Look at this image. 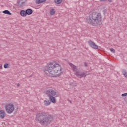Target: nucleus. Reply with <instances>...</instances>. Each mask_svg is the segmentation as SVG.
<instances>
[{
  "mask_svg": "<svg viewBox=\"0 0 127 127\" xmlns=\"http://www.w3.org/2000/svg\"><path fill=\"white\" fill-rule=\"evenodd\" d=\"M62 68L59 64L54 63H49L48 64L47 68L44 69V72L47 76L54 77L57 76L60 77L62 73Z\"/></svg>",
  "mask_w": 127,
  "mask_h": 127,
  "instance_id": "nucleus-1",
  "label": "nucleus"
},
{
  "mask_svg": "<svg viewBox=\"0 0 127 127\" xmlns=\"http://www.w3.org/2000/svg\"><path fill=\"white\" fill-rule=\"evenodd\" d=\"M54 120L52 115L45 112H39L36 114L35 121L43 127L49 126Z\"/></svg>",
  "mask_w": 127,
  "mask_h": 127,
  "instance_id": "nucleus-2",
  "label": "nucleus"
},
{
  "mask_svg": "<svg viewBox=\"0 0 127 127\" xmlns=\"http://www.w3.org/2000/svg\"><path fill=\"white\" fill-rule=\"evenodd\" d=\"M46 95L49 98V100L46 99L44 101V104L46 106H49L51 103L55 104L56 103V97H59L60 94L58 91L52 87H49L46 91Z\"/></svg>",
  "mask_w": 127,
  "mask_h": 127,
  "instance_id": "nucleus-3",
  "label": "nucleus"
},
{
  "mask_svg": "<svg viewBox=\"0 0 127 127\" xmlns=\"http://www.w3.org/2000/svg\"><path fill=\"white\" fill-rule=\"evenodd\" d=\"M86 22L93 26H100L102 23V14L97 12H92L89 14V17L86 18Z\"/></svg>",
  "mask_w": 127,
  "mask_h": 127,
  "instance_id": "nucleus-4",
  "label": "nucleus"
},
{
  "mask_svg": "<svg viewBox=\"0 0 127 127\" xmlns=\"http://www.w3.org/2000/svg\"><path fill=\"white\" fill-rule=\"evenodd\" d=\"M69 65L70 66L71 68H72L76 77H78L80 79L81 78H84V77L88 76V75H90L88 71L83 72L82 71V70H78V68H77V66L72 63H69Z\"/></svg>",
  "mask_w": 127,
  "mask_h": 127,
  "instance_id": "nucleus-5",
  "label": "nucleus"
},
{
  "mask_svg": "<svg viewBox=\"0 0 127 127\" xmlns=\"http://www.w3.org/2000/svg\"><path fill=\"white\" fill-rule=\"evenodd\" d=\"M5 109L7 114H11L14 111V106L13 104L9 103L5 105Z\"/></svg>",
  "mask_w": 127,
  "mask_h": 127,
  "instance_id": "nucleus-6",
  "label": "nucleus"
},
{
  "mask_svg": "<svg viewBox=\"0 0 127 127\" xmlns=\"http://www.w3.org/2000/svg\"><path fill=\"white\" fill-rule=\"evenodd\" d=\"M88 44L91 48H93V49H98V45H96V44L92 41V40L88 41Z\"/></svg>",
  "mask_w": 127,
  "mask_h": 127,
  "instance_id": "nucleus-7",
  "label": "nucleus"
},
{
  "mask_svg": "<svg viewBox=\"0 0 127 127\" xmlns=\"http://www.w3.org/2000/svg\"><path fill=\"white\" fill-rule=\"evenodd\" d=\"M25 3V0H18L16 4L18 7H22Z\"/></svg>",
  "mask_w": 127,
  "mask_h": 127,
  "instance_id": "nucleus-8",
  "label": "nucleus"
},
{
  "mask_svg": "<svg viewBox=\"0 0 127 127\" xmlns=\"http://www.w3.org/2000/svg\"><path fill=\"white\" fill-rule=\"evenodd\" d=\"M5 117V112L3 110H0V119H4Z\"/></svg>",
  "mask_w": 127,
  "mask_h": 127,
  "instance_id": "nucleus-9",
  "label": "nucleus"
},
{
  "mask_svg": "<svg viewBox=\"0 0 127 127\" xmlns=\"http://www.w3.org/2000/svg\"><path fill=\"white\" fill-rule=\"evenodd\" d=\"M33 12V10H32L30 8H28L26 10V13L28 15H30V14H32Z\"/></svg>",
  "mask_w": 127,
  "mask_h": 127,
  "instance_id": "nucleus-10",
  "label": "nucleus"
},
{
  "mask_svg": "<svg viewBox=\"0 0 127 127\" xmlns=\"http://www.w3.org/2000/svg\"><path fill=\"white\" fill-rule=\"evenodd\" d=\"M20 14L21 15V16L25 17L27 15L26 14V11H25L24 10H21L20 11Z\"/></svg>",
  "mask_w": 127,
  "mask_h": 127,
  "instance_id": "nucleus-11",
  "label": "nucleus"
},
{
  "mask_svg": "<svg viewBox=\"0 0 127 127\" xmlns=\"http://www.w3.org/2000/svg\"><path fill=\"white\" fill-rule=\"evenodd\" d=\"M3 13H4V14H8V15H11V13L8 10H5L2 11Z\"/></svg>",
  "mask_w": 127,
  "mask_h": 127,
  "instance_id": "nucleus-12",
  "label": "nucleus"
},
{
  "mask_svg": "<svg viewBox=\"0 0 127 127\" xmlns=\"http://www.w3.org/2000/svg\"><path fill=\"white\" fill-rule=\"evenodd\" d=\"M44 1H46V0H36V3L39 4V3H42Z\"/></svg>",
  "mask_w": 127,
  "mask_h": 127,
  "instance_id": "nucleus-13",
  "label": "nucleus"
},
{
  "mask_svg": "<svg viewBox=\"0 0 127 127\" xmlns=\"http://www.w3.org/2000/svg\"><path fill=\"white\" fill-rule=\"evenodd\" d=\"M50 12L51 15H54V14H55V12H56V11H55V9L52 8L50 10Z\"/></svg>",
  "mask_w": 127,
  "mask_h": 127,
  "instance_id": "nucleus-14",
  "label": "nucleus"
},
{
  "mask_svg": "<svg viewBox=\"0 0 127 127\" xmlns=\"http://www.w3.org/2000/svg\"><path fill=\"white\" fill-rule=\"evenodd\" d=\"M122 73H123V75L125 76V77L127 78V71L125 69H123V70H122Z\"/></svg>",
  "mask_w": 127,
  "mask_h": 127,
  "instance_id": "nucleus-15",
  "label": "nucleus"
},
{
  "mask_svg": "<svg viewBox=\"0 0 127 127\" xmlns=\"http://www.w3.org/2000/svg\"><path fill=\"white\" fill-rule=\"evenodd\" d=\"M55 2L57 4H60L63 1V0H54Z\"/></svg>",
  "mask_w": 127,
  "mask_h": 127,
  "instance_id": "nucleus-16",
  "label": "nucleus"
},
{
  "mask_svg": "<svg viewBox=\"0 0 127 127\" xmlns=\"http://www.w3.org/2000/svg\"><path fill=\"white\" fill-rule=\"evenodd\" d=\"M4 68L5 69H6V68H8V64H4Z\"/></svg>",
  "mask_w": 127,
  "mask_h": 127,
  "instance_id": "nucleus-17",
  "label": "nucleus"
},
{
  "mask_svg": "<svg viewBox=\"0 0 127 127\" xmlns=\"http://www.w3.org/2000/svg\"><path fill=\"white\" fill-rule=\"evenodd\" d=\"M110 51H111V52H113V53H116V51H115V49L113 48L110 49Z\"/></svg>",
  "mask_w": 127,
  "mask_h": 127,
  "instance_id": "nucleus-18",
  "label": "nucleus"
},
{
  "mask_svg": "<svg viewBox=\"0 0 127 127\" xmlns=\"http://www.w3.org/2000/svg\"><path fill=\"white\" fill-rule=\"evenodd\" d=\"M127 93H124V94H122V97H127Z\"/></svg>",
  "mask_w": 127,
  "mask_h": 127,
  "instance_id": "nucleus-19",
  "label": "nucleus"
},
{
  "mask_svg": "<svg viewBox=\"0 0 127 127\" xmlns=\"http://www.w3.org/2000/svg\"><path fill=\"white\" fill-rule=\"evenodd\" d=\"M84 66H85V67H88V64H87V63H84Z\"/></svg>",
  "mask_w": 127,
  "mask_h": 127,
  "instance_id": "nucleus-20",
  "label": "nucleus"
},
{
  "mask_svg": "<svg viewBox=\"0 0 127 127\" xmlns=\"http://www.w3.org/2000/svg\"><path fill=\"white\" fill-rule=\"evenodd\" d=\"M1 69H2V65H1L0 66V70Z\"/></svg>",
  "mask_w": 127,
  "mask_h": 127,
  "instance_id": "nucleus-21",
  "label": "nucleus"
},
{
  "mask_svg": "<svg viewBox=\"0 0 127 127\" xmlns=\"http://www.w3.org/2000/svg\"><path fill=\"white\" fill-rule=\"evenodd\" d=\"M19 86H20V84L17 83V87H19Z\"/></svg>",
  "mask_w": 127,
  "mask_h": 127,
  "instance_id": "nucleus-22",
  "label": "nucleus"
},
{
  "mask_svg": "<svg viewBox=\"0 0 127 127\" xmlns=\"http://www.w3.org/2000/svg\"><path fill=\"white\" fill-rule=\"evenodd\" d=\"M109 2H112V0H108Z\"/></svg>",
  "mask_w": 127,
  "mask_h": 127,
  "instance_id": "nucleus-23",
  "label": "nucleus"
},
{
  "mask_svg": "<svg viewBox=\"0 0 127 127\" xmlns=\"http://www.w3.org/2000/svg\"><path fill=\"white\" fill-rule=\"evenodd\" d=\"M100 0V1H106V0Z\"/></svg>",
  "mask_w": 127,
  "mask_h": 127,
  "instance_id": "nucleus-24",
  "label": "nucleus"
},
{
  "mask_svg": "<svg viewBox=\"0 0 127 127\" xmlns=\"http://www.w3.org/2000/svg\"><path fill=\"white\" fill-rule=\"evenodd\" d=\"M70 103H72V102H71V101H70Z\"/></svg>",
  "mask_w": 127,
  "mask_h": 127,
  "instance_id": "nucleus-25",
  "label": "nucleus"
}]
</instances>
